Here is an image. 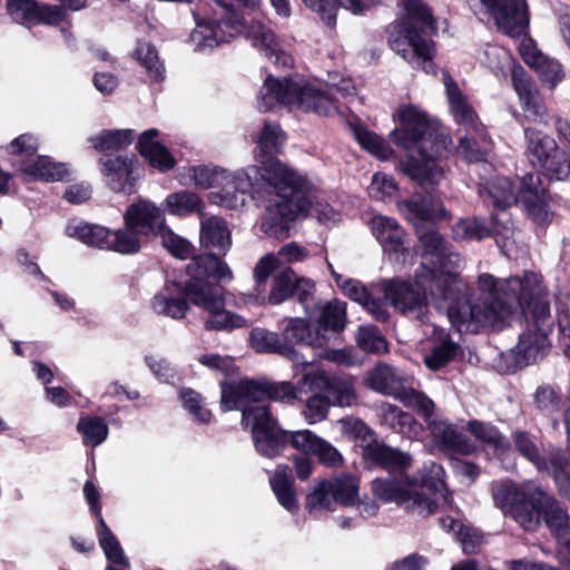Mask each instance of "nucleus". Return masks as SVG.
<instances>
[{"instance_id":"nucleus-47","label":"nucleus","mask_w":570,"mask_h":570,"mask_svg":"<svg viewBox=\"0 0 570 570\" xmlns=\"http://www.w3.org/2000/svg\"><path fill=\"white\" fill-rule=\"evenodd\" d=\"M355 340L363 352L376 355L389 352V342L376 325L358 326Z\"/></svg>"},{"instance_id":"nucleus-20","label":"nucleus","mask_w":570,"mask_h":570,"mask_svg":"<svg viewBox=\"0 0 570 570\" xmlns=\"http://www.w3.org/2000/svg\"><path fill=\"white\" fill-rule=\"evenodd\" d=\"M302 383L309 391L324 393L331 405L350 406L356 397L354 384L350 380L328 374L325 371L304 374Z\"/></svg>"},{"instance_id":"nucleus-19","label":"nucleus","mask_w":570,"mask_h":570,"mask_svg":"<svg viewBox=\"0 0 570 570\" xmlns=\"http://www.w3.org/2000/svg\"><path fill=\"white\" fill-rule=\"evenodd\" d=\"M509 228L501 225L497 214H491L489 218L484 216H466L459 218L452 226V238L458 243L482 242L487 238H493L500 246L499 237Z\"/></svg>"},{"instance_id":"nucleus-16","label":"nucleus","mask_w":570,"mask_h":570,"mask_svg":"<svg viewBox=\"0 0 570 570\" xmlns=\"http://www.w3.org/2000/svg\"><path fill=\"white\" fill-rule=\"evenodd\" d=\"M384 297L403 314L416 313L421 318L428 312L426 287L417 281L390 279L384 286Z\"/></svg>"},{"instance_id":"nucleus-38","label":"nucleus","mask_w":570,"mask_h":570,"mask_svg":"<svg viewBox=\"0 0 570 570\" xmlns=\"http://www.w3.org/2000/svg\"><path fill=\"white\" fill-rule=\"evenodd\" d=\"M96 532L99 546L102 549L106 559L112 564L130 568L129 560L126 557L119 540L108 527L105 519L97 521Z\"/></svg>"},{"instance_id":"nucleus-50","label":"nucleus","mask_w":570,"mask_h":570,"mask_svg":"<svg viewBox=\"0 0 570 570\" xmlns=\"http://www.w3.org/2000/svg\"><path fill=\"white\" fill-rule=\"evenodd\" d=\"M458 150L468 163L478 164L487 161L489 146L485 137L478 140L473 136L465 135L460 138Z\"/></svg>"},{"instance_id":"nucleus-35","label":"nucleus","mask_w":570,"mask_h":570,"mask_svg":"<svg viewBox=\"0 0 570 570\" xmlns=\"http://www.w3.org/2000/svg\"><path fill=\"white\" fill-rule=\"evenodd\" d=\"M466 430L475 440L493 449L497 455H504L511 450L510 441L490 422L473 419L468 421Z\"/></svg>"},{"instance_id":"nucleus-43","label":"nucleus","mask_w":570,"mask_h":570,"mask_svg":"<svg viewBox=\"0 0 570 570\" xmlns=\"http://www.w3.org/2000/svg\"><path fill=\"white\" fill-rule=\"evenodd\" d=\"M76 429L82 436V443L91 448L104 443L109 434L107 422L97 415H81Z\"/></svg>"},{"instance_id":"nucleus-45","label":"nucleus","mask_w":570,"mask_h":570,"mask_svg":"<svg viewBox=\"0 0 570 570\" xmlns=\"http://www.w3.org/2000/svg\"><path fill=\"white\" fill-rule=\"evenodd\" d=\"M135 57L146 69L154 82L160 83L166 78L164 62L159 59L156 47L150 42H140L135 49Z\"/></svg>"},{"instance_id":"nucleus-2","label":"nucleus","mask_w":570,"mask_h":570,"mask_svg":"<svg viewBox=\"0 0 570 570\" xmlns=\"http://www.w3.org/2000/svg\"><path fill=\"white\" fill-rule=\"evenodd\" d=\"M286 137L276 122H265L257 139V165L235 173V189L247 194L255 202H272L262 223L263 230L273 237H288L291 223L312 208L311 186L307 178L279 160Z\"/></svg>"},{"instance_id":"nucleus-11","label":"nucleus","mask_w":570,"mask_h":570,"mask_svg":"<svg viewBox=\"0 0 570 570\" xmlns=\"http://www.w3.org/2000/svg\"><path fill=\"white\" fill-rule=\"evenodd\" d=\"M517 199L527 216L538 226H547L551 223L550 200L551 194L548 177L544 173H527L518 177Z\"/></svg>"},{"instance_id":"nucleus-24","label":"nucleus","mask_w":570,"mask_h":570,"mask_svg":"<svg viewBox=\"0 0 570 570\" xmlns=\"http://www.w3.org/2000/svg\"><path fill=\"white\" fill-rule=\"evenodd\" d=\"M406 219L416 227H424L423 223L440 222L449 216L441 200L430 194L415 193L402 203Z\"/></svg>"},{"instance_id":"nucleus-56","label":"nucleus","mask_w":570,"mask_h":570,"mask_svg":"<svg viewBox=\"0 0 570 570\" xmlns=\"http://www.w3.org/2000/svg\"><path fill=\"white\" fill-rule=\"evenodd\" d=\"M38 147V139L32 134L26 132L10 142L9 153L16 156L33 157Z\"/></svg>"},{"instance_id":"nucleus-37","label":"nucleus","mask_w":570,"mask_h":570,"mask_svg":"<svg viewBox=\"0 0 570 570\" xmlns=\"http://www.w3.org/2000/svg\"><path fill=\"white\" fill-rule=\"evenodd\" d=\"M559 495L570 502V458L560 448L549 450V472Z\"/></svg>"},{"instance_id":"nucleus-52","label":"nucleus","mask_w":570,"mask_h":570,"mask_svg":"<svg viewBox=\"0 0 570 570\" xmlns=\"http://www.w3.org/2000/svg\"><path fill=\"white\" fill-rule=\"evenodd\" d=\"M333 498L342 505L351 507L356 503L358 497V484L356 479L345 475L332 482Z\"/></svg>"},{"instance_id":"nucleus-49","label":"nucleus","mask_w":570,"mask_h":570,"mask_svg":"<svg viewBox=\"0 0 570 570\" xmlns=\"http://www.w3.org/2000/svg\"><path fill=\"white\" fill-rule=\"evenodd\" d=\"M334 505L335 500L332 492V482L327 480L320 481L313 492L306 497L305 508L308 512H313L314 510L333 511Z\"/></svg>"},{"instance_id":"nucleus-34","label":"nucleus","mask_w":570,"mask_h":570,"mask_svg":"<svg viewBox=\"0 0 570 570\" xmlns=\"http://www.w3.org/2000/svg\"><path fill=\"white\" fill-rule=\"evenodd\" d=\"M438 445L444 451L461 455H470L476 451L474 443L453 424L442 423L433 431Z\"/></svg>"},{"instance_id":"nucleus-54","label":"nucleus","mask_w":570,"mask_h":570,"mask_svg":"<svg viewBox=\"0 0 570 570\" xmlns=\"http://www.w3.org/2000/svg\"><path fill=\"white\" fill-rule=\"evenodd\" d=\"M533 70L537 72L540 81L553 89L564 77L562 66L554 59L544 57Z\"/></svg>"},{"instance_id":"nucleus-3","label":"nucleus","mask_w":570,"mask_h":570,"mask_svg":"<svg viewBox=\"0 0 570 570\" xmlns=\"http://www.w3.org/2000/svg\"><path fill=\"white\" fill-rule=\"evenodd\" d=\"M227 263H219L210 255L200 256L189 272H175L167 278L163 293L151 299L153 311L173 320L186 317L191 306L207 313L206 331L233 332L247 327V320L225 308L223 284L233 279Z\"/></svg>"},{"instance_id":"nucleus-41","label":"nucleus","mask_w":570,"mask_h":570,"mask_svg":"<svg viewBox=\"0 0 570 570\" xmlns=\"http://www.w3.org/2000/svg\"><path fill=\"white\" fill-rule=\"evenodd\" d=\"M460 352L461 346L446 335L431 347L430 353L424 357V364L433 372L441 371L455 361Z\"/></svg>"},{"instance_id":"nucleus-9","label":"nucleus","mask_w":570,"mask_h":570,"mask_svg":"<svg viewBox=\"0 0 570 570\" xmlns=\"http://www.w3.org/2000/svg\"><path fill=\"white\" fill-rule=\"evenodd\" d=\"M164 212L153 202L139 198L130 204L124 213V226L120 229L125 239H128L129 254L135 255L141 250V236H158L164 230Z\"/></svg>"},{"instance_id":"nucleus-21","label":"nucleus","mask_w":570,"mask_h":570,"mask_svg":"<svg viewBox=\"0 0 570 570\" xmlns=\"http://www.w3.org/2000/svg\"><path fill=\"white\" fill-rule=\"evenodd\" d=\"M346 304L338 301L327 302L317 318L313 320L315 338L320 340L323 351H330L341 344V334L346 326Z\"/></svg>"},{"instance_id":"nucleus-6","label":"nucleus","mask_w":570,"mask_h":570,"mask_svg":"<svg viewBox=\"0 0 570 570\" xmlns=\"http://www.w3.org/2000/svg\"><path fill=\"white\" fill-rule=\"evenodd\" d=\"M297 397L296 387L291 382H273L267 379H242L220 382V409L240 411L249 403L264 401L289 403Z\"/></svg>"},{"instance_id":"nucleus-53","label":"nucleus","mask_w":570,"mask_h":570,"mask_svg":"<svg viewBox=\"0 0 570 570\" xmlns=\"http://www.w3.org/2000/svg\"><path fill=\"white\" fill-rule=\"evenodd\" d=\"M384 420L395 432L401 434L410 435L412 433H416L420 428L412 414L404 412L396 406L389 407V411L384 415Z\"/></svg>"},{"instance_id":"nucleus-62","label":"nucleus","mask_w":570,"mask_h":570,"mask_svg":"<svg viewBox=\"0 0 570 570\" xmlns=\"http://www.w3.org/2000/svg\"><path fill=\"white\" fill-rule=\"evenodd\" d=\"M409 395L406 397V401L404 402L410 403L414 402L417 413L428 422L434 414V403L433 401L426 396L423 392H417L413 389L407 391Z\"/></svg>"},{"instance_id":"nucleus-17","label":"nucleus","mask_w":570,"mask_h":570,"mask_svg":"<svg viewBox=\"0 0 570 570\" xmlns=\"http://www.w3.org/2000/svg\"><path fill=\"white\" fill-rule=\"evenodd\" d=\"M524 136L528 141L530 161L538 164L548 177V183L554 180V171L561 166L566 153L560 150L556 140L549 135L534 128H525Z\"/></svg>"},{"instance_id":"nucleus-10","label":"nucleus","mask_w":570,"mask_h":570,"mask_svg":"<svg viewBox=\"0 0 570 570\" xmlns=\"http://www.w3.org/2000/svg\"><path fill=\"white\" fill-rule=\"evenodd\" d=\"M372 491L381 501L405 504L406 510L424 518L434 514L439 508L435 499L417 491L407 479L377 478L372 481Z\"/></svg>"},{"instance_id":"nucleus-4","label":"nucleus","mask_w":570,"mask_h":570,"mask_svg":"<svg viewBox=\"0 0 570 570\" xmlns=\"http://www.w3.org/2000/svg\"><path fill=\"white\" fill-rule=\"evenodd\" d=\"M397 115L399 126L389 137L396 147L406 151L400 160V169L420 187L434 188L444 174L441 159L452 142L451 137L414 105L401 107Z\"/></svg>"},{"instance_id":"nucleus-46","label":"nucleus","mask_w":570,"mask_h":570,"mask_svg":"<svg viewBox=\"0 0 570 570\" xmlns=\"http://www.w3.org/2000/svg\"><path fill=\"white\" fill-rule=\"evenodd\" d=\"M249 346L257 353L277 354L285 357L288 351L282 343L281 334L263 327H254L249 333Z\"/></svg>"},{"instance_id":"nucleus-31","label":"nucleus","mask_w":570,"mask_h":570,"mask_svg":"<svg viewBox=\"0 0 570 570\" xmlns=\"http://www.w3.org/2000/svg\"><path fill=\"white\" fill-rule=\"evenodd\" d=\"M373 234L377 242L381 244L384 253L389 256L395 255L399 258L400 254L406 252L404 247L405 230L394 218L379 217L373 220Z\"/></svg>"},{"instance_id":"nucleus-7","label":"nucleus","mask_w":570,"mask_h":570,"mask_svg":"<svg viewBox=\"0 0 570 570\" xmlns=\"http://www.w3.org/2000/svg\"><path fill=\"white\" fill-rule=\"evenodd\" d=\"M264 102V110L267 111L275 102L296 107L304 112H315L326 116L332 107L333 100L330 95L308 83H299L289 77L282 79L268 75L259 91Z\"/></svg>"},{"instance_id":"nucleus-30","label":"nucleus","mask_w":570,"mask_h":570,"mask_svg":"<svg viewBox=\"0 0 570 570\" xmlns=\"http://www.w3.org/2000/svg\"><path fill=\"white\" fill-rule=\"evenodd\" d=\"M364 456L375 466L389 472H403L412 464L409 453L377 442L366 445Z\"/></svg>"},{"instance_id":"nucleus-63","label":"nucleus","mask_w":570,"mask_h":570,"mask_svg":"<svg viewBox=\"0 0 570 570\" xmlns=\"http://www.w3.org/2000/svg\"><path fill=\"white\" fill-rule=\"evenodd\" d=\"M337 284L343 288L350 299L355 301L361 305H364L372 296V293L358 281L348 278L344 281L342 285L338 282Z\"/></svg>"},{"instance_id":"nucleus-32","label":"nucleus","mask_w":570,"mask_h":570,"mask_svg":"<svg viewBox=\"0 0 570 570\" xmlns=\"http://www.w3.org/2000/svg\"><path fill=\"white\" fill-rule=\"evenodd\" d=\"M366 382L372 390L384 395L394 396L402 402H405L409 395L401 380L387 364H379L373 367L367 374Z\"/></svg>"},{"instance_id":"nucleus-51","label":"nucleus","mask_w":570,"mask_h":570,"mask_svg":"<svg viewBox=\"0 0 570 570\" xmlns=\"http://www.w3.org/2000/svg\"><path fill=\"white\" fill-rule=\"evenodd\" d=\"M487 190L495 209L504 210L518 203L517 193H513L512 184L509 179L490 183Z\"/></svg>"},{"instance_id":"nucleus-28","label":"nucleus","mask_w":570,"mask_h":570,"mask_svg":"<svg viewBox=\"0 0 570 570\" xmlns=\"http://www.w3.org/2000/svg\"><path fill=\"white\" fill-rule=\"evenodd\" d=\"M311 10L318 13L328 28L336 26L338 8L346 9L354 14H363L371 8L382 4L383 0H302Z\"/></svg>"},{"instance_id":"nucleus-48","label":"nucleus","mask_w":570,"mask_h":570,"mask_svg":"<svg viewBox=\"0 0 570 570\" xmlns=\"http://www.w3.org/2000/svg\"><path fill=\"white\" fill-rule=\"evenodd\" d=\"M161 237L163 246L168 250V253L178 258V259H187L195 257V247L193 244L186 238L174 233L167 225H165L164 230L158 234Z\"/></svg>"},{"instance_id":"nucleus-15","label":"nucleus","mask_w":570,"mask_h":570,"mask_svg":"<svg viewBox=\"0 0 570 570\" xmlns=\"http://www.w3.org/2000/svg\"><path fill=\"white\" fill-rule=\"evenodd\" d=\"M314 293L315 283L313 281L298 277L291 267H287L273 278L268 303L278 305L289 298H296L305 309H308L314 299Z\"/></svg>"},{"instance_id":"nucleus-18","label":"nucleus","mask_w":570,"mask_h":570,"mask_svg":"<svg viewBox=\"0 0 570 570\" xmlns=\"http://www.w3.org/2000/svg\"><path fill=\"white\" fill-rule=\"evenodd\" d=\"M199 242L205 252L193 257V261L178 272H189V267H191L200 256L205 255L213 256L219 263H226L222 257L227 254L232 246V235L226 220L213 216L202 222Z\"/></svg>"},{"instance_id":"nucleus-59","label":"nucleus","mask_w":570,"mask_h":570,"mask_svg":"<svg viewBox=\"0 0 570 570\" xmlns=\"http://www.w3.org/2000/svg\"><path fill=\"white\" fill-rule=\"evenodd\" d=\"M314 456L325 466L335 468L343 463V456L331 443L321 438Z\"/></svg>"},{"instance_id":"nucleus-12","label":"nucleus","mask_w":570,"mask_h":570,"mask_svg":"<svg viewBox=\"0 0 570 570\" xmlns=\"http://www.w3.org/2000/svg\"><path fill=\"white\" fill-rule=\"evenodd\" d=\"M480 3L502 33L520 38L528 32L530 13L527 0H480Z\"/></svg>"},{"instance_id":"nucleus-8","label":"nucleus","mask_w":570,"mask_h":570,"mask_svg":"<svg viewBox=\"0 0 570 570\" xmlns=\"http://www.w3.org/2000/svg\"><path fill=\"white\" fill-rule=\"evenodd\" d=\"M242 424L249 428L256 452L267 459L281 456L291 431L284 430L268 405L243 409Z\"/></svg>"},{"instance_id":"nucleus-58","label":"nucleus","mask_w":570,"mask_h":570,"mask_svg":"<svg viewBox=\"0 0 570 570\" xmlns=\"http://www.w3.org/2000/svg\"><path fill=\"white\" fill-rule=\"evenodd\" d=\"M313 392L306 401L307 415L313 422L322 421L326 417L331 404L324 393Z\"/></svg>"},{"instance_id":"nucleus-40","label":"nucleus","mask_w":570,"mask_h":570,"mask_svg":"<svg viewBox=\"0 0 570 570\" xmlns=\"http://www.w3.org/2000/svg\"><path fill=\"white\" fill-rule=\"evenodd\" d=\"M353 135L362 149L376 157L380 160L390 159L394 151L390 145L376 132L367 129L363 125L352 127Z\"/></svg>"},{"instance_id":"nucleus-36","label":"nucleus","mask_w":570,"mask_h":570,"mask_svg":"<svg viewBox=\"0 0 570 570\" xmlns=\"http://www.w3.org/2000/svg\"><path fill=\"white\" fill-rule=\"evenodd\" d=\"M135 139V130L132 129H104L88 140L92 148L106 154H117L132 144Z\"/></svg>"},{"instance_id":"nucleus-14","label":"nucleus","mask_w":570,"mask_h":570,"mask_svg":"<svg viewBox=\"0 0 570 570\" xmlns=\"http://www.w3.org/2000/svg\"><path fill=\"white\" fill-rule=\"evenodd\" d=\"M66 232L69 237L88 247L115 252L120 255H130L127 248L130 242L125 239L119 228L111 229L99 224L79 222L77 225H68Z\"/></svg>"},{"instance_id":"nucleus-61","label":"nucleus","mask_w":570,"mask_h":570,"mask_svg":"<svg viewBox=\"0 0 570 570\" xmlns=\"http://www.w3.org/2000/svg\"><path fill=\"white\" fill-rule=\"evenodd\" d=\"M279 267V259L274 254H266L255 265L254 278L257 285L265 284L268 277Z\"/></svg>"},{"instance_id":"nucleus-22","label":"nucleus","mask_w":570,"mask_h":570,"mask_svg":"<svg viewBox=\"0 0 570 570\" xmlns=\"http://www.w3.org/2000/svg\"><path fill=\"white\" fill-rule=\"evenodd\" d=\"M7 11L13 21L27 27L39 23L56 26L63 19L60 7L40 4L36 0H7Z\"/></svg>"},{"instance_id":"nucleus-60","label":"nucleus","mask_w":570,"mask_h":570,"mask_svg":"<svg viewBox=\"0 0 570 570\" xmlns=\"http://www.w3.org/2000/svg\"><path fill=\"white\" fill-rule=\"evenodd\" d=\"M458 537L465 554H475L483 544V535L479 534L474 529L460 524Z\"/></svg>"},{"instance_id":"nucleus-44","label":"nucleus","mask_w":570,"mask_h":570,"mask_svg":"<svg viewBox=\"0 0 570 570\" xmlns=\"http://www.w3.org/2000/svg\"><path fill=\"white\" fill-rule=\"evenodd\" d=\"M165 203L169 214L179 217L200 213L205 207L202 197L197 193L190 190L171 193L166 197Z\"/></svg>"},{"instance_id":"nucleus-42","label":"nucleus","mask_w":570,"mask_h":570,"mask_svg":"<svg viewBox=\"0 0 570 570\" xmlns=\"http://www.w3.org/2000/svg\"><path fill=\"white\" fill-rule=\"evenodd\" d=\"M533 403L541 414L557 422L563 406L562 393L560 389L550 384L539 385L533 395Z\"/></svg>"},{"instance_id":"nucleus-39","label":"nucleus","mask_w":570,"mask_h":570,"mask_svg":"<svg viewBox=\"0 0 570 570\" xmlns=\"http://www.w3.org/2000/svg\"><path fill=\"white\" fill-rule=\"evenodd\" d=\"M515 451L535 466L539 472H549V455L541 454L529 432L515 430L511 434Z\"/></svg>"},{"instance_id":"nucleus-25","label":"nucleus","mask_w":570,"mask_h":570,"mask_svg":"<svg viewBox=\"0 0 570 570\" xmlns=\"http://www.w3.org/2000/svg\"><path fill=\"white\" fill-rule=\"evenodd\" d=\"M511 79L525 117L535 121L546 115L547 109L542 96L522 66L513 67Z\"/></svg>"},{"instance_id":"nucleus-13","label":"nucleus","mask_w":570,"mask_h":570,"mask_svg":"<svg viewBox=\"0 0 570 570\" xmlns=\"http://www.w3.org/2000/svg\"><path fill=\"white\" fill-rule=\"evenodd\" d=\"M98 164L110 190L128 196L137 191L138 176L136 175V169L139 161L135 154L101 155Z\"/></svg>"},{"instance_id":"nucleus-26","label":"nucleus","mask_w":570,"mask_h":570,"mask_svg":"<svg viewBox=\"0 0 570 570\" xmlns=\"http://www.w3.org/2000/svg\"><path fill=\"white\" fill-rule=\"evenodd\" d=\"M189 173H191V178L195 185L203 189L220 186L223 200L227 202L229 206L235 205L236 199H227L229 195L235 197V193H240L239 190L235 189V173L232 174L225 168L210 164L193 166L189 168Z\"/></svg>"},{"instance_id":"nucleus-55","label":"nucleus","mask_w":570,"mask_h":570,"mask_svg":"<svg viewBox=\"0 0 570 570\" xmlns=\"http://www.w3.org/2000/svg\"><path fill=\"white\" fill-rule=\"evenodd\" d=\"M321 438L309 430L289 432L288 445L298 450L299 455H314Z\"/></svg>"},{"instance_id":"nucleus-64","label":"nucleus","mask_w":570,"mask_h":570,"mask_svg":"<svg viewBox=\"0 0 570 570\" xmlns=\"http://www.w3.org/2000/svg\"><path fill=\"white\" fill-rule=\"evenodd\" d=\"M145 362L154 375L161 382H169L175 377V370L166 360H156L154 356H145Z\"/></svg>"},{"instance_id":"nucleus-33","label":"nucleus","mask_w":570,"mask_h":570,"mask_svg":"<svg viewBox=\"0 0 570 570\" xmlns=\"http://www.w3.org/2000/svg\"><path fill=\"white\" fill-rule=\"evenodd\" d=\"M271 488L278 503L291 513L299 510L292 469L287 464H279L269 480Z\"/></svg>"},{"instance_id":"nucleus-29","label":"nucleus","mask_w":570,"mask_h":570,"mask_svg":"<svg viewBox=\"0 0 570 570\" xmlns=\"http://www.w3.org/2000/svg\"><path fill=\"white\" fill-rule=\"evenodd\" d=\"M18 169L28 183L37 180L63 181L68 180L70 175L66 164L51 161L46 156H37L32 160H22Z\"/></svg>"},{"instance_id":"nucleus-1","label":"nucleus","mask_w":570,"mask_h":570,"mask_svg":"<svg viewBox=\"0 0 570 570\" xmlns=\"http://www.w3.org/2000/svg\"><path fill=\"white\" fill-rule=\"evenodd\" d=\"M415 233L422 247V257L430 259L432 267L426 268L431 282V294L449 301L448 314L458 325H494L520 309L525 328L515 346L527 364L534 363L550 347L549 335L553 328L548 287L534 273L523 277H510L500 281L491 274L478 277V292L464 293L454 286L453 276L445 273L450 257L449 243L435 228L416 227Z\"/></svg>"},{"instance_id":"nucleus-27","label":"nucleus","mask_w":570,"mask_h":570,"mask_svg":"<svg viewBox=\"0 0 570 570\" xmlns=\"http://www.w3.org/2000/svg\"><path fill=\"white\" fill-rule=\"evenodd\" d=\"M158 136L156 128L145 130L138 137L136 149L151 168L165 174L175 168L177 160L165 145L155 140Z\"/></svg>"},{"instance_id":"nucleus-23","label":"nucleus","mask_w":570,"mask_h":570,"mask_svg":"<svg viewBox=\"0 0 570 570\" xmlns=\"http://www.w3.org/2000/svg\"><path fill=\"white\" fill-rule=\"evenodd\" d=\"M282 343L288 351H285V357L289 361L298 360L296 347H312L322 350L320 340L315 338L316 332L313 326V320L307 317H285L281 331Z\"/></svg>"},{"instance_id":"nucleus-57","label":"nucleus","mask_w":570,"mask_h":570,"mask_svg":"<svg viewBox=\"0 0 570 570\" xmlns=\"http://www.w3.org/2000/svg\"><path fill=\"white\" fill-rule=\"evenodd\" d=\"M450 109L454 120L459 125L474 127L476 125L478 115L468 99H461L450 104Z\"/></svg>"},{"instance_id":"nucleus-5","label":"nucleus","mask_w":570,"mask_h":570,"mask_svg":"<svg viewBox=\"0 0 570 570\" xmlns=\"http://www.w3.org/2000/svg\"><path fill=\"white\" fill-rule=\"evenodd\" d=\"M402 1L404 13L385 27L387 45L407 62L432 65L433 41L426 39L436 29L432 10L423 0Z\"/></svg>"}]
</instances>
